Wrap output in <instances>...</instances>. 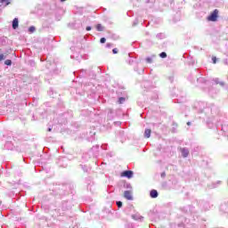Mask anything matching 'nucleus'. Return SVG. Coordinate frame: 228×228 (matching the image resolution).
<instances>
[{"label": "nucleus", "instance_id": "obj_16", "mask_svg": "<svg viewBox=\"0 0 228 228\" xmlns=\"http://www.w3.org/2000/svg\"><path fill=\"white\" fill-rule=\"evenodd\" d=\"M4 53H1L0 54V61H3V60H4Z\"/></svg>", "mask_w": 228, "mask_h": 228}, {"label": "nucleus", "instance_id": "obj_5", "mask_svg": "<svg viewBox=\"0 0 228 228\" xmlns=\"http://www.w3.org/2000/svg\"><path fill=\"white\" fill-rule=\"evenodd\" d=\"M181 152L183 158H188V155L190 154V151L184 148L181 150Z\"/></svg>", "mask_w": 228, "mask_h": 228}, {"label": "nucleus", "instance_id": "obj_9", "mask_svg": "<svg viewBox=\"0 0 228 228\" xmlns=\"http://www.w3.org/2000/svg\"><path fill=\"white\" fill-rule=\"evenodd\" d=\"M124 102H126V98L125 97H120L118 99V104H124Z\"/></svg>", "mask_w": 228, "mask_h": 228}, {"label": "nucleus", "instance_id": "obj_22", "mask_svg": "<svg viewBox=\"0 0 228 228\" xmlns=\"http://www.w3.org/2000/svg\"><path fill=\"white\" fill-rule=\"evenodd\" d=\"M61 3H65V1H67V0H61Z\"/></svg>", "mask_w": 228, "mask_h": 228}, {"label": "nucleus", "instance_id": "obj_3", "mask_svg": "<svg viewBox=\"0 0 228 228\" xmlns=\"http://www.w3.org/2000/svg\"><path fill=\"white\" fill-rule=\"evenodd\" d=\"M124 197L125 199H126V200H133V193L131 192V191H125Z\"/></svg>", "mask_w": 228, "mask_h": 228}, {"label": "nucleus", "instance_id": "obj_23", "mask_svg": "<svg viewBox=\"0 0 228 228\" xmlns=\"http://www.w3.org/2000/svg\"><path fill=\"white\" fill-rule=\"evenodd\" d=\"M48 131H49V132H51V131H52V129H51V128H49V129H48Z\"/></svg>", "mask_w": 228, "mask_h": 228}, {"label": "nucleus", "instance_id": "obj_1", "mask_svg": "<svg viewBox=\"0 0 228 228\" xmlns=\"http://www.w3.org/2000/svg\"><path fill=\"white\" fill-rule=\"evenodd\" d=\"M207 19L210 22H216L218 19V10L217 9L214 10L213 12H211Z\"/></svg>", "mask_w": 228, "mask_h": 228}, {"label": "nucleus", "instance_id": "obj_12", "mask_svg": "<svg viewBox=\"0 0 228 228\" xmlns=\"http://www.w3.org/2000/svg\"><path fill=\"white\" fill-rule=\"evenodd\" d=\"M35 29H36L35 27H29L28 31L30 33H34Z\"/></svg>", "mask_w": 228, "mask_h": 228}, {"label": "nucleus", "instance_id": "obj_7", "mask_svg": "<svg viewBox=\"0 0 228 228\" xmlns=\"http://www.w3.org/2000/svg\"><path fill=\"white\" fill-rule=\"evenodd\" d=\"M152 133V131L151 129H146L144 132V136L145 138H151V134Z\"/></svg>", "mask_w": 228, "mask_h": 228}, {"label": "nucleus", "instance_id": "obj_10", "mask_svg": "<svg viewBox=\"0 0 228 228\" xmlns=\"http://www.w3.org/2000/svg\"><path fill=\"white\" fill-rule=\"evenodd\" d=\"M4 65H8V66L12 65V60L4 61Z\"/></svg>", "mask_w": 228, "mask_h": 228}, {"label": "nucleus", "instance_id": "obj_11", "mask_svg": "<svg viewBox=\"0 0 228 228\" xmlns=\"http://www.w3.org/2000/svg\"><path fill=\"white\" fill-rule=\"evenodd\" d=\"M160 58H167V53L165 52H162L160 54H159Z\"/></svg>", "mask_w": 228, "mask_h": 228}, {"label": "nucleus", "instance_id": "obj_6", "mask_svg": "<svg viewBox=\"0 0 228 228\" xmlns=\"http://www.w3.org/2000/svg\"><path fill=\"white\" fill-rule=\"evenodd\" d=\"M150 195H151V199H156V198H158V191H156V190H151Z\"/></svg>", "mask_w": 228, "mask_h": 228}, {"label": "nucleus", "instance_id": "obj_4", "mask_svg": "<svg viewBox=\"0 0 228 228\" xmlns=\"http://www.w3.org/2000/svg\"><path fill=\"white\" fill-rule=\"evenodd\" d=\"M19 28V19L14 18L12 20V29H17Z\"/></svg>", "mask_w": 228, "mask_h": 228}, {"label": "nucleus", "instance_id": "obj_20", "mask_svg": "<svg viewBox=\"0 0 228 228\" xmlns=\"http://www.w3.org/2000/svg\"><path fill=\"white\" fill-rule=\"evenodd\" d=\"M92 30V27H86V31H91Z\"/></svg>", "mask_w": 228, "mask_h": 228}, {"label": "nucleus", "instance_id": "obj_21", "mask_svg": "<svg viewBox=\"0 0 228 228\" xmlns=\"http://www.w3.org/2000/svg\"><path fill=\"white\" fill-rule=\"evenodd\" d=\"M187 126H191V122H187Z\"/></svg>", "mask_w": 228, "mask_h": 228}, {"label": "nucleus", "instance_id": "obj_15", "mask_svg": "<svg viewBox=\"0 0 228 228\" xmlns=\"http://www.w3.org/2000/svg\"><path fill=\"white\" fill-rule=\"evenodd\" d=\"M0 3H6V4H10V0H0Z\"/></svg>", "mask_w": 228, "mask_h": 228}, {"label": "nucleus", "instance_id": "obj_17", "mask_svg": "<svg viewBox=\"0 0 228 228\" xmlns=\"http://www.w3.org/2000/svg\"><path fill=\"white\" fill-rule=\"evenodd\" d=\"M118 208H122V201H117Z\"/></svg>", "mask_w": 228, "mask_h": 228}, {"label": "nucleus", "instance_id": "obj_19", "mask_svg": "<svg viewBox=\"0 0 228 228\" xmlns=\"http://www.w3.org/2000/svg\"><path fill=\"white\" fill-rule=\"evenodd\" d=\"M213 63H216V57H212Z\"/></svg>", "mask_w": 228, "mask_h": 228}, {"label": "nucleus", "instance_id": "obj_13", "mask_svg": "<svg viewBox=\"0 0 228 228\" xmlns=\"http://www.w3.org/2000/svg\"><path fill=\"white\" fill-rule=\"evenodd\" d=\"M100 42H101V44H106V38L105 37H102L100 39Z\"/></svg>", "mask_w": 228, "mask_h": 228}, {"label": "nucleus", "instance_id": "obj_18", "mask_svg": "<svg viewBox=\"0 0 228 228\" xmlns=\"http://www.w3.org/2000/svg\"><path fill=\"white\" fill-rule=\"evenodd\" d=\"M112 53H113V54H117V53H118V50H117V48H114V49L112 50Z\"/></svg>", "mask_w": 228, "mask_h": 228}, {"label": "nucleus", "instance_id": "obj_8", "mask_svg": "<svg viewBox=\"0 0 228 228\" xmlns=\"http://www.w3.org/2000/svg\"><path fill=\"white\" fill-rule=\"evenodd\" d=\"M96 29L97 31H104V27H102L101 24H98L96 25Z\"/></svg>", "mask_w": 228, "mask_h": 228}, {"label": "nucleus", "instance_id": "obj_14", "mask_svg": "<svg viewBox=\"0 0 228 228\" xmlns=\"http://www.w3.org/2000/svg\"><path fill=\"white\" fill-rule=\"evenodd\" d=\"M146 61L147 63H152V58L151 57L146 58Z\"/></svg>", "mask_w": 228, "mask_h": 228}, {"label": "nucleus", "instance_id": "obj_2", "mask_svg": "<svg viewBox=\"0 0 228 228\" xmlns=\"http://www.w3.org/2000/svg\"><path fill=\"white\" fill-rule=\"evenodd\" d=\"M121 177H127V179H131L133 177V171H124L121 173Z\"/></svg>", "mask_w": 228, "mask_h": 228}]
</instances>
